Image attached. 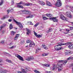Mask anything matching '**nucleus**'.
I'll return each instance as SVG.
<instances>
[{"mask_svg":"<svg viewBox=\"0 0 73 73\" xmlns=\"http://www.w3.org/2000/svg\"><path fill=\"white\" fill-rule=\"evenodd\" d=\"M0 73H2V71L1 70H0Z\"/></svg>","mask_w":73,"mask_h":73,"instance_id":"nucleus-64","label":"nucleus"},{"mask_svg":"<svg viewBox=\"0 0 73 73\" xmlns=\"http://www.w3.org/2000/svg\"><path fill=\"white\" fill-rule=\"evenodd\" d=\"M23 72L24 73H27V72H26V71H25V70H24V69L23 70Z\"/></svg>","mask_w":73,"mask_h":73,"instance_id":"nucleus-48","label":"nucleus"},{"mask_svg":"<svg viewBox=\"0 0 73 73\" xmlns=\"http://www.w3.org/2000/svg\"><path fill=\"white\" fill-rule=\"evenodd\" d=\"M50 72H49V71H46V73H50Z\"/></svg>","mask_w":73,"mask_h":73,"instance_id":"nucleus-62","label":"nucleus"},{"mask_svg":"<svg viewBox=\"0 0 73 73\" xmlns=\"http://www.w3.org/2000/svg\"><path fill=\"white\" fill-rule=\"evenodd\" d=\"M11 4L12 5H14V0H11Z\"/></svg>","mask_w":73,"mask_h":73,"instance_id":"nucleus-35","label":"nucleus"},{"mask_svg":"<svg viewBox=\"0 0 73 73\" xmlns=\"http://www.w3.org/2000/svg\"><path fill=\"white\" fill-rule=\"evenodd\" d=\"M24 8V7L23 6H22V5L21 6L20 8Z\"/></svg>","mask_w":73,"mask_h":73,"instance_id":"nucleus-60","label":"nucleus"},{"mask_svg":"<svg viewBox=\"0 0 73 73\" xmlns=\"http://www.w3.org/2000/svg\"><path fill=\"white\" fill-rule=\"evenodd\" d=\"M6 18H8L9 17V15H8L5 16Z\"/></svg>","mask_w":73,"mask_h":73,"instance_id":"nucleus-50","label":"nucleus"},{"mask_svg":"<svg viewBox=\"0 0 73 73\" xmlns=\"http://www.w3.org/2000/svg\"><path fill=\"white\" fill-rule=\"evenodd\" d=\"M70 30L72 31L73 29V27H70Z\"/></svg>","mask_w":73,"mask_h":73,"instance_id":"nucleus-42","label":"nucleus"},{"mask_svg":"<svg viewBox=\"0 0 73 73\" xmlns=\"http://www.w3.org/2000/svg\"><path fill=\"white\" fill-rule=\"evenodd\" d=\"M60 41L61 42H64V40L63 39H62V40H60Z\"/></svg>","mask_w":73,"mask_h":73,"instance_id":"nucleus-43","label":"nucleus"},{"mask_svg":"<svg viewBox=\"0 0 73 73\" xmlns=\"http://www.w3.org/2000/svg\"><path fill=\"white\" fill-rule=\"evenodd\" d=\"M52 29H49L48 30L46 31V33H48L49 32H52Z\"/></svg>","mask_w":73,"mask_h":73,"instance_id":"nucleus-20","label":"nucleus"},{"mask_svg":"<svg viewBox=\"0 0 73 73\" xmlns=\"http://www.w3.org/2000/svg\"><path fill=\"white\" fill-rule=\"evenodd\" d=\"M56 17H52L49 18V19L50 20L53 21L54 22H57V21H58V20L56 19Z\"/></svg>","mask_w":73,"mask_h":73,"instance_id":"nucleus-6","label":"nucleus"},{"mask_svg":"<svg viewBox=\"0 0 73 73\" xmlns=\"http://www.w3.org/2000/svg\"><path fill=\"white\" fill-rule=\"evenodd\" d=\"M5 26H6V24H3V25L1 26L0 27V31H1V30L3 28V27H5Z\"/></svg>","mask_w":73,"mask_h":73,"instance_id":"nucleus-15","label":"nucleus"},{"mask_svg":"<svg viewBox=\"0 0 73 73\" xmlns=\"http://www.w3.org/2000/svg\"><path fill=\"white\" fill-rule=\"evenodd\" d=\"M26 60H27V61H31V59H30V57H27V58L26 59Z\"/></svg>","mask_w":73,"mask_h":73,"instance_id":"nucleus-33","label":"nucleus"},{"mask_svg":"<svg viewBox=\"0 0 73 73\" xmlns=\"http://www.w3.org/2000/svg\"><path fill=\"white\" fill-rule=\"evenodd\" d=\"M22 5H24V6L25 5L26 6H27V3H23Z\"/></svg>","mask_w":73,"mask_h":73,"instance_id":"nucleus-44","label":"nucleus"},{"mask_svg":"<svg viewBox=\"0 0 73 73\" xmlns=\"http://www.w3.org/2000/svg\"><path fill=\"white\" fill-rule=\"evenodd\" d=\"M66 31H67V32H69V31H70V30H69L68 29H66Z\"/></svg>","mask_w":73,"mask_h":73,"instance_id":"nucleus-56","label":"nucleus"},{"mask_svg":"<svg viewBox=\"0 0 73 73\" xmlns=\"http://www.w3.org/2000/svg\"><path fill=\"white\" fill-rule=\"evenodd\" d=\"M46 15L48 17H52V15L50 14H46Z\"/></svg>","mask_w":73,"mask_h":73,"instance_id":"nucleus-17","label":"nucleus"},{"mask_svg":"<svg viewBox=\"0 0 73 73\" xmlns=\"http://www.w3.org/2000/svg\"><path fill=\"white\" fill-rule=\"evenodd\" d=\"M17 38H17V37H16V36L15 37V40H17Z\"/></svg>","mask_w":73,"mask_h":73,"instance_id":"nucleus-58","label":"nucleus"},{"mask_svg":"<svg viewBox=\"0 0 73 73\" xmlns=\"http://www.w3.org/2000/svg\"><path fill=\"white\" fill-rule=\"evenodd\" d=\"M3 61V60L1 59H0V62H1Z\"/></svg>","mask_w":73,"mask_h":73,"instance_id":"nucleus-59","label":"nucleus"},{"mask_svg":"<svg viewBox=\"0 0 73 73\" xmlns=\"http://www.w3.org/2000/svg\"><path fill=\"white\" fill-rule=\"evenodd\" d=\"M23 2L22 1H21L20 3H17V4H22L23 5Z\"/></svg>","mask_w":73,"mask_h":73,"instance_id":"nucleus-32","label":"nucleus"},{"mask_svg":"<svg viewBox=\"0 0 73 73\" xmlns=\"http://www.w3.org/2000/svg\"><path fill=\"white\" fill-rule=\"evenodd\" d=\"M9 63H10L11 64H13V65H14V64H13V62H12L11 60H9Z\"/></svg>","mask_w":73,"mask_h":73,"instance_id":"nucleus-49","label":"nucleus"},{"mask_svg":"<svg viewBox=\"0 0 73 73\" xmlns=\"http://www.w3.org/2000/svg\"><path fill=\"white\" fill-rule=\"evenodd\" d=\"M10 18L11 19H13V17L12 16L10 17Z\"/></svg>","mask_w":73,"mask_h":73,"instance_id":"nucleus-54","label":"nucleus"},{"mask_svg":"<svg viewBox=\"0 0 73 73\" xmlns=\"http://www.w3.org/2000/svg\"><path fill=\"white\" fill-rule=\"evenodd\" d=\"M14 22L15 23H16V24H17V25H18L21 30L23 28V25H22V23H21L20 22H17L16 20L15 19H13Z\"/></svg>","mask_w":73,"mask_h":73,"instance_id":"nucleus-2","label":"nucleus"},{"mask_svg":"<svg viewBox=\"0 0 73 73\" xmlns=\"http://www.w3.org/2000/svg\"><path fill=\"white\" fill-rule=\"evenodd\" d=\"M19 35H20V34H17L15 36V37H17L18 38V37H19Z\"/></svg>","mask_w":73,"mask_h":73,"instance_id":"nucleus-41","label":"nucleus"},{"mask_svg":"<svg viewBox=\"0 0 73 73\" xmlns=\"http://www.w3.org/2000/svg\"><path fill=\"white\" fill-rule=\"evenodd\" d=\"M27 35H29L31 33V31L29 29H27Z\"/></svg>","mask_w":73,"mask_h":73,"instance_id":"nucleus-16","label":"nucleus"},{"mask_svg":"<svg viewBox=\"0 0 73 73\" xmlns=\"http://www.w3.org/2000/svg\"><path fill=\"white\" fill-rule=\"evenodd\" d=\"M48 54L45 53L44 54H43L42 55V56H47Z\"/></svg>","mask_w":73,"mask_h":73,"instance_id":"nucleus-29","label":"nucleus"},{"mask_svg":"<svg viewBox=\"0 0 73 73\" xmlns=\"http://www.w3.org/2000/svg\"><path fill=\"white\" fill-rule=\"evenodd\" d=\"M8 71L6 70H4L2 71V73H7Z\"/></svg>","mask_w":73,"mask_h":73,"instance_id":"nucleus-28","label":"nucleus"},{"mask_svg":"<svg viewBox=\"0 0 73 73\" xmlns=\"http://www.w3.org/2000/svg\"><path fill=\"white\" fill-rule=\"evenodd\" d=\"M66 15L67 17L71 18L72 17V16L70 15V13L69 12H67L66 13Z\"/></svg>","mask_w":73,"mask_h":73,"instance_id":"nucleus-9","label":"nucleus"},{"mask_svg":"<svg viewBox=\"0 0 73 73\" xmlns=\"http://www.w3.org/2000/svg\"><path fill=\"white\" fill-rule=\"evenodd\" d=\"M14 47L13 46L10 48V49H13Z\"/></svg>","mask_w":73,"mask_h":73,"instance_id":"nucleus-55","label":"nucleus"},{"mask_svg":"<svg viewBox=\"0 0 73 73\" xmlns=\"http://www.w3.org/2000/svg\"><path fill=\"white\" fill-rule=\"evenodd\" d=\"M34 35H35L36 37H42L41 35H37V33H36V32H35V31H34Z\"/></svg>","mask_w":73,"mask_h":73,"instance_id":"nucleus-10","label":"nucleus"},{"mask_svg":"<svg viewBox=\"0 0 73 73\" xmlns=\"http://www.w3.org/2000/svg\"><path fill=\"white\" fill-rule=\"evenodd\" d=\"M38 2L40 4L42 5H45V3H44V2L42 1H38Z\"/></svg>","mask_w":73,"mask_h":73,"instance_id":"nucleus-13","label":"nucleus"},{"mask_svg":"<svg viewBox=\"0 0 73 73\" xmlns=\"http://www.w3.org/2000/svg\"><path fill=\"white\" fill-rule=\"evenodd\" d=\"M15 56L21 61H24L23 58L19 55H16Z\"/></svg>","mask_w":73,"mask_h":73,"instance_id":"nucleus-8","label":"nucleus"},{"mask_svg":"<svg viewBox=\"0 0 73 73\" xmlns=\"http://www.w3.org/2000/svg\"><path fill=\"white\" fill-rule=\"evenodd\" d=\"M5 54L6 56H8V57H9V53H8L7 52H5Z\"/></svg>","mask_w":73,"mask_h":73,"instance_id":"nucleus-26","label":"nucleus"},{"mask_svg":"<svg viewBox=\"0 0 73 73\" xmlns=\"http://www.w3.org/2000/svg\"><path fill=\"white\" fill-rule=\"evenodd\" d=\"M70 52L68 51H67L66 52H65V54L66 55H69Z\"/></svg>","mask_w":73,"mask_h":73,"instance_id":"nucleus-24","label":"nucleus"},{"mask_svg":"<svg viewBox=\"0 0 73 73\" xmlns=\"http://www.w3.org/2000/svg\"><path fill=\"white\" fill-rule=\"evenodd\" d=\"M3 1L2 0H1V2L0 3V6L1 5H2V4H3Z\"/></svg>","mask_w":73,"mask_h":73,"instance_id":"nucleus-40","label":"nucleus"},{"mask_svg":"<svg viewBox=\"0 0 73 73\" xmlns=\"http://www.w3.org/2000/svg\"><path fill=\"white\" fill-rule=\"evenodd\" d=\"M40 49L38 48V49L36 50V52H38V50H40Z\"/></svg>","mask_w":73,"mask_h":73,"instance_id":"nucleus-53","label":"nucleus"},{"mask_svg":"<svg viewBox=\"0 0 73 73\" xmlns=\"http://www.w3.org/2000/svg\"><path fill=\"white\" fill-rule=\"evenodd\" d=\"M43 20H47L48 19V18L46 17H43Z\"/></svg>","mask_w":73,"mask_h":73,"instance_id":"nucleus-45","label":"nucleus"},{"mask_svg":"<svg viewBox=\"0 0 73 73\" xmlns=\"http://www.w3.org/2000/svg\"><path fill=\"white\" fill-rule=\"evenodd\" d=\"M34 72H35V73H40V72H39V71H38L37 70H34Z\"/></svg>","mask_w":73,"mask_h":73,"instance_id":"nucleus-36","label":"nucleus"},{"mask_svg":"<svg viewBox=\"0 0 73 73\" xmlns=\"http://www.w3.org/2000/svg\"><path fill=\"white\" fill-rule=\"evenodd\" d=\"M6 61L8 62H9V60L8 59H6Z\"/></svg>","mask_w":73,"mask_h":73,"instance_id":"nucleus-57","label":"nucleus"},{"mask_svg":"<svg viewBox=\"0 0 73 73\" xmlns=\"http://www.w3.org/2000/svg\"><path fill=\"white\" fill-rule=\"evenodd\" d=\"M55 5L56 7H61V1L60 0H58L57 1Z\"/></svg>","mask_w":73,"mask_h":73,"instance_id":"nucleus-5","label":"nucleus"},{"mask_svg":"<svg viewBox=\"0 0 73 73\" xmlns=\"http://www.w3.org/2000/svg\"><path fill=\"white\" fill-rule=\"evenodd\" d=\"M30 25H33V23H32V22H31V23H30Z\"/></svg>","mask_w":73,"mask_h":73,"instance_id":"nucleus-63","label":"nucleus"},{"mask_svg":"<svg viewBox=\"0 0 73 73\" xmlns=\"http://www.w3.org/2000/svg\"><path fill=\"white\" fill-rule=\"evenodd\" d=\"M27 6H29L30 5H32V3H29L28 4H27Z\"/></svg>","mask_w":73,"mask_h":73,"instance_id":"nucleus-47","label":"nucleus"},{"mask_svg":"<svg viewBox=\"0 0 73 73\" xmlns=\"http://www.w3.org/2000/svg\"><path fill=\"white\" fill-rule=\"evenodd\" d=\"M38 24H39V23H36V24L35 25V27H36L37 26H38Z\"/></svg>","mask_w":73,"mask_h":73,"instance_id":"nucleus-38","label":"nucleus"},{"mask_svg":"<svg viewBox=\"0 0 73 73\" xmlns=\"http://www.w3.org/2000/svg\"><path fill=\"white\" fill-rule=\"evenodd\" d=\"M71 59V57H70L67 58V60H69Z\"/></svg>","mask_w":73,"mask_h":73,"instance_id":"nucleus-51","label":"nucleus"},{"mask_svg":"<svg viewBox=\"0 0 73 73\" xmlns=\"http://www.w3.org/2000/svg\"><path fill=\"white\" fill-rule=\"evenodd\" d=\"M6 18V17H5V16H4L3 18H1V20H4V19H5Z\"/></svg>","mask_w":73,"mask_h":73,"instance_id":"nucleus-34","label":"nucleus"},{"mask_svg":"<svg viewBox=\"0 0 73 73\" xmlns=\"http://www.w3.org/2000/svg\"><path fill=\"white\" fill-rule=\"evenodd\" d=\"M46 3L47 5L48 6H49V7L52 6V4H51L50 2H49V1H46Z\"/></svg>","mask_w":73,"mask_h":73,"instance_id":"nucleus-12","label":"nucleus"},{"mask_svg":"<svg viewBox=\"0 0 73 73\" xmlns=\"http://www.w3.org/2000/svg\"><path fill=\"white\" fill-rule=\"evenodd\" d=\"M7 14H9V10H8L7 11Z\"/></svg>","mask_w":73,"mask_h":73,"instance_id":"nucleus-52","label":"nucleus"},{"mask_svg":"<svg viewBox=\"0 0 73 73\" xmlns=\"http://www.w3.org/2000/svg\"><path fill=\"white\" fill-rule=\"evenodd\" d=\"M42 46L43 47V48L44 49H48V47L44 44L42 45Z\"/></svg>","mask_w":73,"mask_h":73,"instance_id":"nucleus-21","label":"nucleus"},{"mask_svg":"<svg viewBox=\"0 0 73 73\" xmlns=\"http://www.w3.org/2000/svg\"><path fill=\"white\" fill-rule=\"evenodd\" d=\"M68 47L70 48V49H73V44L70 45L68 46Z\"/></svg>","mask_w":73,"mask_h":73,"instance_id":"nucleus-22","label":"nucleus"},{"mask_svg":"<svg viewBox=\"0 0 73 73\" xmlns=\"http://www.w3.org/2000/svg\"><path fill=\"white\" fill-rule=\"evenodd\" d=\"M70 65V66H71V67L73 66V64H71Z\"/></svg>","mask_w":73,"mask_h":73,"instance_id":"nucleus-61","label":"nucleus"},{"mask_svg":"<svg viewBox=\"0 0 73 73\" xmlns=\"http://www.w3.org/2000/svg\"><path fill=\"white\" fill-rule=\"evenodd\" d=\"M60 18L62 20H66V17H64L63 15H61L60 16Z\"/></svg>","mask_w":73,"mask_h":73,"instance_id":"nucleus-11","label":"nucleus"},{"mask_svg":"<svg viewBox=\"0 0 73 73\" xmlns=\"http://www.w3.org/2000/svg\"><path fill=\"white\" fill-rule=\"evenodd\" d=\"M26 42L27 43H30L29 45L30 47H31V46H32V45H35L33 42L31 40H27Z\"/></svg>","mask_w":73,"mask_h":73,"instance_id":"nucleus-4","label":"nucleus"},{"mask_svg":"<svg viewBox=\"0 0 73 73\" xmlns=\"http://www.w3.org/2000/svg\"><path fill=\"white\" fill-rule=\"evenodd\" d=\"M17 8H20L21 7V5H20V4H17Z\"/></svg>","mask_w":73,"mask_h":73,"instance_id":"nucleus-37","label":"nucleus"},{"mask_svg":"<svg viewBox=\"0 0 73 73\" xmlns=\"http://www.w3.org/2000/svg\"><path fill=\"white\" fill-rule=\"evenodd\" d=\"M21 11L23 13V14H25V15L29 14V15H30L31 14V12L27 10H21Z\"/></svg>","mask_w":73,"mask_h":73,"instance_id":"nucleus-3","label":"nucleus"},{"mask_svg":"<svg viewBox=\"0 0 73 73\" xmlns=\"http://www.w3.org/2000/svg\"><path fill=\"white\" fill-rule=\"evenodd\" d=\"M13 28V26H12V24H10L9 25V29H12Z\"/></svg>","mask_w":73,"mask_h":73,"instance_id":"nucleus-23","label":"nucleus"},{"mask_svg":"<svg viewBox=\"0 0 73 73\" xmlns=\"http://www.w3.org/2000/svg\"><path fill=\"white\" fill-rule=\"evenodd\" d=\"M66 46H68V45L70 44H72V42H67L66 43Z\"/></svg>","mask_w":73,"mask_h":73,"instance_id":"nucleus-30","label":"nucleus"},{"mask_svg":"<svg viewBox=\"0 0 73 73\" xmlns=\"http://www.w3.org/2000/svg\"><path fill=\"white\" fill-rule=\"evenodd\" d=\"M43 65L44 66H46V67H49V66H50V65L49 64H43Z\"/></svg>","mask_w":73,"mask_h":73,"instance_id":"nucleus-18","label":"nucleus"},{"mask_svg":"<svg viewBox=\"0 0 73 73\" xmlns=\"http://www.w3.org/2000/svg\"><path fill=\"white\" fill-rule=\"evenodd\" d=\"M68 62V60H58V62L60 63H62V64H59L58 63L56 65L57 68H58V71L60 72L61 71L62 69V68L64 65H65Z\"/></svg>","mask_w":73,"mask_h":73,"instance_id":"nucleus-1","label":"nucleus"},{"mask_svg":"<svg viewBox=\"0 0 73 73\" xmlns=\"http://www.w3.org/2000/svg\"><path fill=\"white\" fill-rule=\"evenodd\" d=\"M34 17V15H30L29 16H27L26 17V19H28V18H30L31 17V18H32V17Z\"/></svg>","mask_w":73,"mask_h":73,"instance_id":"nucleus-14","label":"nucleus"},{"mask_svg":"<svg viewBox=\"0 0 73 73\" xmlns=\"http://www.w3.org/2000/svg\"><path fill=\"white\" fill-rule=\"evenodd\" d=\"M55 68H56V66H55V64H54L52 68V70H55Z\"/></svg>","mask_w":73,"mask_h":73,"instance_id":"nucleus-27","label":"nucleus"},{"mask_svg":"<svg viewBox=\"0 0 73 73\" xmlns=\"http://www.w3.org/2000/svg\"><path fill=\"white\" fill-rule=\"evenodd\" d=\"M34 58L32 56H31L30 57V60H33Z\"/></svg>","mask_w":73,"mask_h":73,"instance_id":"nucleus-39","label":"nucleus"},{"mask_svg":"<svg viewBox=\"0 0 73 73\" xmlns=\"http://www.w3.org/2000/svg\"><path fill=\"white\" fill-rule=\"evenodd\" d=\"M66 45V43H61L60 45H59V46H61V45Z\"/></svg>","mask_w":73,"mask_h":73,"instance_id":"nucleus-31","label":"nucleus"},{"mask_svg":"<svg viewBox=\"0 0 73 73\" xmlns=\"http://www.w3.org/2000/svg\"><path fill=\"white\" fill-rule=\"evenodd\" d=\"M4 42H5V41L4 40H1L0 42L1 44H4Z\"/></svg>","mask_w":73,"mask_h":73,"instance_id":"nucleus-25","label":"nucleus"},{"mask_svg":"<svg viewBox=\"0 0 73 73\" xmlns=\"http://www.w3.org/2000/svg\"><path fill=\"white\" fill-rule=\"evenodd\" d=\"M11 33L12 35H13V36L15 35V34H16V32H14L13 31H11Z\"/></svg>","mask_w":73,"mask_h":73,"instance_id":"nucleus-19","label":"nucleus"},{"mask_svg":"<svg viewBox=\"0 0 73 73\" xmlns=\"http://www.w3.org/2000/svg\"><path fill=\"white\" fill-rule=\"evenodd\" d=\"M59 45H58L57 46H55V49L56 50H61V49H63V48L62 47H57V46H58Z\"/></svg>","mask_w":73,"mask_h":73,"instance_id":"nucleus-7","label":"nucleus"},{"mask_svg":"<svg viewBox=\"0 0 73 73\" xmlns=\"http://www.w3.org/2000/svg\"><path fill=\"white\" fill-rule=\"evenodd\" d=\"M10 12H13V9L12 8H11V9H10Z\"/></svg>","mask_w":73,"mask_h":73,"instance_id":"nucleus-46","label":"nucleus"}]
</instances>
